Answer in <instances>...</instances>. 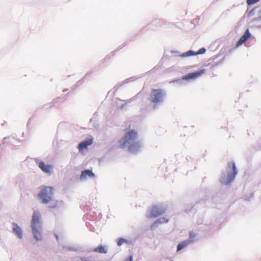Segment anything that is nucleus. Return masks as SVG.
<instances>
[{
    "mask_svg": "<svg viewBox=\"0 0 261 261\" xmlns=\"http://www.w3.org/2000/svg\"><path fill=\"white\" fill-rule=\"evenodd\" d=\"M125 132L124 136L119 141L118 147L121 149L127 147L129 152H137L141 148L140 143L136 141L138 138L137 132L134 129H130V126L128 129L125 130Z\"/></svg>",
    "mask_w": 261,
    "mask_h": 261,
    "instance_id": "nucleus-1",
    "label": "nucleus"
},
{
    "mask_svg": "<svg viewBox=\"0 0 261 261\" xmlns=\"http://www.w3.org/2000/svg\"><path fill=\"white\" fill-rule=\"evenodd\" d=\"M53 188L51 187L43 186L40 188V191L38 194V198L41 202L44 204H47L53 201V204L49 206L50 208L56 207L58 205V201L53 200Z\"/></svg>",
    "mask_w": 261,
    "mask_h": 261,
    "instance_id": "nucleus-2",
    "label": "nucleus"
},
{
    "mask_svg": "<svg viewBox=\"0 0 261 261\" xmlns=\"http://www.w3.org/2000/svg\"><path fill=\"white\" fill-rule=\"evenodd\" d=\"M40 219V213L38 212H34L31 222V228L34 238L36 240H40L42 238L40 232L41 225Z\"/></svg>",
    "mask_w": 261,
    "mask_h": 261,
    "instance_id": "nucleus-3",
    "label": "nucleus"
},
{
    "mask_svg": "<svg viewBox=\"0 0 261 261\" xmlns=\"http://www.w3.org/2000/svg\"><path fill=\"white\" fill-rule=\"evenodd\" d=\"M228 168L230 170L232 169V172H229L228 173L227 175H224L221 179V182L224 185H228L231 181H232L236 175L237 173V170L236 167V164L233 162H229L228 163Z\"/></svg>",
    "mask_w": 261,
    "mask_h": 261,
    "instance_id": "nucleus-4",
    "label": "nucleus"
},
{
    "mask_svg": "<svg viewBox=\"0 0 261 261\" xmlns=\"http://www.w3.org/2000/svg\"><path fill=\"white\" fill-rule=\"evenodd\" d=\"M165 93L162 89H152L149 95V100L153 104L162 102Z\"/></svg>",
    "mask_w": 261,
    "mask_h": 261,
    "instance_id": "nucleus-5",
    "label": "nucleus"
},
{
    "mask_svg": "<svg viewBox=\"0 0 261 261\" xmlns=\"http://www.w3.org/2000/svg\"><path fill=\"white\" fill-rule=\"evenodd\" d=\"M205 72V69H201L200 70H198L195 72L190 73L188 74L184 75L182 77V80H189L191 79H195L199 76H200L201 75H202Z\"/></svg>",
    "mask_w": 261,
    "mask_h": 261,
    "instance_id": "nucleus-6",
    "label": "nucleus"
},
{
    "mask_svg": "<svg viewBox=\"0 0 261 261\" xmlns=\"http://www.w3.org/2000/svg\"><path fill=\"white\" fill-rule=\"evenodd\" d=\"M166 210L157 206H152L149 218L157 217L165 213Z\"/></svg>",
    "mask_w": 261,
    "mask_h": 261,
    "instance_id": "nucleus-7",
    "label": "nucleus"
},
{
    "mask_svg": "<svg viewBox=\"0 0 261 261\" xmlns=\"http://www.w3.org/2000/svg\"><path fill=\"white\" fill-rule=\"evenodd\" d=\"M37 164L43 172L47 174H51L53 169L52 165L45 164L43 161H38Z\"/></svg>",
    "mask_w": 261,
    "mask_h": 261,
    "instance_id": "nucleus-8",
    "label": "nucleus"
},
{
    "mask_svg": "<svg viewBox=\"0 0 261 261\" xmlns=\"http://www.w3.org/2000/svg\"><path fill=\"white\" fill-rule=\"evenodd\" d=\"M93 143V138L90 137L89 138L81 142L78 146V149L80 152L86 149L88 146L91 145Z\"/></svg>",
    "mask_w": 261,
    "mask_h": 261,
    "instance_id": "nucleus-9",
    "label": "nucleus"
},
{
    "mask_svg": "<svg viewBox=\"0 0 261 261\" xmlns=\"http://www.w3.org/2000/svg\"><path fill=\"white\" fill-rule=\"evenodd\" d=\"M251 36V34L249 32L248 29H247L243 35L240 38V39L237 42L236 45L237 46H239L242 44L243 43L245 42Z\"/></svg>",
    "mask_w": 261,
    "mask_h": 261,
    "instance_id": "nucleus-10",
    "label": "nucleus"
},
{
    "mask_svg": "<svg viewBox=\"0 0 261 261\" xmlns=\"http://www.w3.org/2000/svg\"><path fill=\"white\" fill-rule=\"evenodd\" d=\"M13 232L17 235L19 239L22 238V231L21 228L15 223L13 224Z\"/></svg>",
    "mask_w": 261,
    "mask_h": 261,
    "instance_id": "nucleus-11",
    "label": "nucleus"
},
{
    "mask_svg": "<svg viewBox=\"0 0 261 261\" xmlns=\"http://www.w3.org/2000/svg\"><path fill=\"white\" fill-rule=\"evenodd\" d=\"M87 176L90 177H94V174L91 170H84L82 172L80 178L81 179H85Z\"/></svg>",
    "mask_w": 261,
    "mask_h": 261,
    "instance_id": "nucleus-12",
    "label": "nucleus"
},
{
    "mask_svg": "<svg viewBox=\"0 0 261 261\" xmlns=\"http://www.w3.org/2000/svg\"><path fill=\"white\" fill-rule=\"evenodd\" d=\"M205 51H206V49L204 48H201L198 51L197 53H195L192 51H189L185 53L184 54H183L182 56L187 57V56H193V55H198V54H203L205 53Z\"/></svg>",
    "mask_w": 261,
    "mask_h": 261,
    "instance_id": "nucleus-13",
    "label": "nucleus"
},
{
    "mask_svg": "<svg viewBox=\"0 0 261 261\" xmlns=\"http://www.w3.org/2000/svg\"><path fill=\"white\" fill-rule=\"evenodd\" d=\"M93 251L100 253H107V249L106 246L101 245L93 248Z\"/></svg>",
    "mask_w": 261,
    "mask_h": 261,
    "instance_id": "nucleus-14",
    "label": "nucleus"
},
{
    "mask_svg": "<svg viewBox=\"0 0 261 261\" xmlns=\"http://www.w3.org/2000/svg\"><path fill=\"white\" fill-rule=\"evenodd\" d=\"M168 222V220L166 218L163 217L158 219L151 226V228L153 229L156 227V224L166 223Z\"/></svg>",
    "mask_w": 261,
    "mask_h": 261,
    "instance_id": "nucleus-15",
    "label": "nucleus"
},
{
    "mask_svg": "<svg viewBox=\"0 0 261 261\" xmlns=\"http://www.w3.org/2000/svg\"><path fill=\"white\" fill-rule=\"evenodd\" d=\"M190 243V241H185L178 244L177 247V251H179L187 246Z\"/></svg>",
    "mask_w": 261,
    "mask_h": 261,
    "instance_id": "nucleus-16",
    "label": "nucleus"
},
{
    "mask_svg": "<svg viewBox=\"0 0 261 261\" xmlns=\"http://www.w3.org/2000/svg\"><path fill=\"white\" fill-rule=\"evenodd\" d=\"M126 242V241L125 240H124V239L119 238L117 241V245L118 246H121V245H122L124 243H125Z\"/></svg>",
    "mask_w": 261,
    "mask_h": 261,
    "instance_id": "nucleus-17",
    "label": "nucleus"
},
{
    "mask_svg": "<svg viewBox=\"0 0 261 261\" xmlns=\"http://www.w3.org/2000/svg\"><path fill=\"white\" fill-rule=\"evenodd\" d=\"M259 1L260 0H247V4L248 5H251L254 4Z\"/></svg>",
    "mask_w": 261,
    "mask_h": 261,
    "instance_id": "nucleus-18",
    "label": "nucleus"
},
{
    "mask_svg": "<svg viewBox=\"0 0 261 261\" xmlns=\"http://www.w3.org/2000/svg\"><path fill=\"white\" fill-rule=\"evenodd\" d=\"M124 261H133V256L130 255L128 258L125 259Z\"/></svg>",
    "mask_w": 261,
    "mask_h": 261,
    "instance_id": "nucleus-19",
    "label": "nucleus"
},
{
    "mask_svg": "<svg viewBox=\"0 0 261 261\" xmlns=\"http://www.w3.org/2000/svg\"><path fill=\"white\" fill-rule=\"evenodd\" d=\"M192 233H190V236H192Z\"/></svg>",
    "mask_w": 261,
    "mask_h": 261,
    "instance_id": "nucleus-20",
    "label": "nucleus"
}]
</instances>
